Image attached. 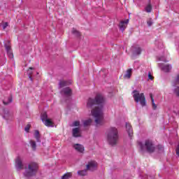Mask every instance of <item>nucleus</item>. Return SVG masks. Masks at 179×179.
Wrapping results in <instances>:
<instances>
[{"label": "nucleus", "instance_id": "25", "mask_svg": "<svg viewBox=\"0 0 179 179\" xmlns=\"http://www.w3.org/2000/svg\"><path fill=\"white\" fill-rule=\"evenodd\" d=\"M84 127H87L92 124V119H88L87 120H85L84 122Z\"/></svg>", "mask_w": 179, "mask_h": 179}, {"label": "nucleus", "instance_id": "17", "mask_svg": "<svg viewBox=\"0 0 179 179\" xmlns=\"http://www.w3.org/2000/svg\"><path fill=\"white\" fill-rule=\"evenodd\" d=\"M71 85V82L62 80L59 83V87H65V86H69Z\"/></svg>", "mask_w": 179, "mask_h": 179}, {"label": "nucleus", "instance_id": "32", "mask_svg": "<svg viewBox=\"0 0 179 179\" xmlns=\"http://www.w3.org/2000/svg\"><path fill=\"white\" fill-rule=\"evenodd\" d=\"M8 26H9L8 22H5L4 24H3V30H5V29H6Z\"/></svg>", "mask_w": 179, "mask_h": 179}, {"label": "nucleus", "instance_id": "13", "mask_svg": "<svg viewBox=\"0 0 179 179\" xmlns=\"http://www.w3.org/2000/svg\"><path fill=\"white\" fill-rule=\"evenodd\" d=\"M126 129L129 138H132V136H134V131H132V127H131V124L128 122H126Z\"/></svg>", "mask_w": 179, "mask_h": 179}, {"label": "nucleus", "instance_id": "33", "mask_svg": "<svg viewBox=\"0 0 179 179\" xmlns=\"http://www.w3.org/2000/svg\"><path fill=\"white\" fill-rule=\"evenodd\" d=\"M26 132H29L30 131V124H27L25 127Z\"/></svg>", "mask_w": 179, "mask_h": 179}, {"label": "nucleus", "instance_id": "9", "mask_svg": "<svg viewBox=\"0 0 179 179\" xmlns=\"http://www.w3.org/2000/svg\"><path fill=\"white\" fill-rule=\"evenodd\" d=\"M158 66L161 68L162 71H163L164 72H169L173 68L171 64H166L165 66H163V64L162 63L158 64Z\"/></svg>", "mask_w": 179, "mask_h": 179}, {"label": "nucleus", "instance_id": "20", "mask_svg": "<svg viewBox=\"0 0 179 179\" xmlns=\"http://www.w3.org/2000/svg\"><path fill=\"white\" fill-rule=\"evenodd\" d=\"M145 9L147 13H150V12H152V4L149 3L148 5H147Z\"/></svg>", "mask_w": 179, "mask_h": 179}, {"label": "nucleus", "instance_id": "22", "mask_svg": "<svg viewBox=\"0 0 179 179\" xmlns=\"http://www.w3.org/2000/svg\"><path fill=\"white\" fill-rule=\"evenodd\" d=\"M29 143H30L33 150H36V147H37V145H36V141H34L31 140L29 141Z\"/></svg>", "mask_w": 179, "mask_h": 179}, {"label": "nucleus", "instance_id": "3", "mask_svg": "<svg viewBox=\"0 0 179 179\" xmlns=\"http://www.w3.org/2000/svg\"><path fill=\"white\" fill-rule=\"evenodd\" d=\"M38 171V164L36 162H30L25 167V171L24 173V176L27 178L30 177H34V176L37 174Z\"/></svg>", "mask_w": 179, "mask_h": 179}, {"label": "nucleus", "instance_id": "35", "mask_svg": "<svg viewBox=\"0 0 179 179\" xmlns=\"http://www.w3.org/2000/svg\"><path fill=\"white\" fill-rule=\"evenodd\" d=\"M152 24H153V22H152V20H149V21H148V26H152Z\"/></svg>", "mask_w": 179, "mask_h": 179}, {"label": "nucleus", "instance_id": "39", "mask_svg": "<svg viewBox=\"0 0 179 179\" xmlns=\"http://www.w3.org/2000/svg\"><path fill=\"white\" fill-rule=\"evenodd\" d=\"M29 69H34V68L33 67H30Z\"/></svg>", "mask_w": 179, "mask_h": 179}, {"label": "nucleus", "instance_id": "6", "mask_svg": "<svg viewBox=\"0 0 179 179\" xmlns=\"http://www.w3.org/2000/svg\"><path fill=\"white\" fill-rule=\"evenodd\" d=\"M41 120L45 125V127H54V123L51 120L48 119V115L47 113H43L41 115Z\"/></svg>", "mask_w": 179, "mask_h": 179}, {"label": "nucleus", "instance_id": "38", "mask_svg": "<svg viewBox=\"0 0 179 179\" xmlns=\"http://www.w3.org/2000/svg\"><path fill=\"white\" fill-rule=\"evenodd\" d=\"M3 118L6 119V115H3Z\"/></svg>", "mask_w": 179, "mask_h": 179}, {"label": "nucleus", "instance_id": "40", "mask_svg": "<svg viewBox=\"0 0 179 179\" xmlns=\"http://www.w3.org/2000/svg\"><path fill=\"white\" fill-rule=\"evenodd\" d=\"M0 26H1V24H0Z\"/></svg>", "mask_w": 179, "mask_h": 179}, {"label": "nucleus", "instance_id": "36", "mask_svg": "<svg viewBox=\"0 0 179 179\" xmlns=\"http://www.w3.org/2000/svg\"><path fill=\"white\" fill-rule=\"evenodd\" d=\"M35 138L36 139V142L39 143L41 142V141L40 140V136L38 137H35Z\"/></svg>", "mask_w": 179, "mask_h": 179}, {"label": "nucleus", "instance_id": "27", "mask_svg": "<svg viewBox=\"0 0 179 179\" xmlns=\"http://www.w3.org/2000/svg\"><path fill=\"white\" fill-rule=\"evenodd\" d=\"M72 34H74V36H76L77 37H79V36H80V33H79V31H76V29H73Z\"/></svg>", "mask_w": 179, "mask_h": 179}, {"label": "nucleus", "instance_id": "37", "mask_svg": "<svg viewBox=\"0 0 179 179\" xmlns=\"http://www.w3.org/2000/svg\"><path fill=\"white\" fill-rule=\"evenodd\" d=\"M29 78L30 80H31V82H33V78L31 77V75L30 73H29Z\"/></svg>", "mask_w": 179, "mask_h": 179}, {"label": "nucleus", "instance_id": "21", "mask_svg": "<svg viewBox=\"0 0 179 179\" xmlns=\"http://www.w3.org/2000/svg\"><path fill=\"white\" fill-rule=\"evenodd\" d=\"M150 98H151L152 103L153 110H157V105H156V103H155V99H153V96H152V94H150Z\"/></svg>", "mask_w": 179, "mask_h": 179}, {"label": "nucleus", "instance_id": "26", "mask_svg": "<svg viewBox=\"0 0 179 179\" xmlns=\"http://www.w3.org/2000/svg\"><path fill=\"white\" fill-rule=\"evenodd\" d=\"M157 149H158L159 153H163V152H164V148L162 145H158Z\"/></svg>", "mask_w": 179, "mask_h": 179}, {"label": "nucleus", "instance_id": "5", "mask_svg": "<svg viewBox=\"0 0 179 179\" xmlns=\"http://www.w3.org/2000/svg\"><path fill=\"white\" fill-rule=\"evenodd\" d=\"M138 145L141 148V152L145 150V148L148 153H153V152H155V145H153V143L150 140H146L145 145L141 142L138 143Z\"/></svg>", "mask_w": 179, "mask_h": 179}, {"label": "nucleus", "instance_id": "28", "mask_svg": "<svg viewBox=\"0 0 179 179\" xmlns=\"http://www.w3.org/2000/svg\"><path fill=\"white\" fill-rule=\"evenodd\" d=\"M80 125V122L79 121H75L73 122V127H79Z\"/></svg>", "mask_w": 179, "mask_h": 179}, {"label": "nucleus", "instance_id": "29", "mask_svg": "<svg viewBox=\"0 0 179 179\" xmlns=\"http://www.w3.org/2000/svg\"><path fill=\"white\" fill-rule=\"evenodd\" d=\"M159 61H163L164 62H168L169 61L166 60V57L162 56L159 57Z\"/></svg>", "mask_w": 179, "mask_h": 179}, {"label": "nucleus", "instance_id": "10", "mask_svg": "<svg viewBox=\"0 0 179 179\" xmlns=\"http://www.w3.org/2000/svg\"><path fill=\"white\" fill-rule=\"evenodd\" d=\"M4 47L6 48V52L8 55V57L10 59H13V52H12V50L10 49V45L9 44V41H8V43H6L4 45Z\"/></svg>", "mask_w": 179, "mask_h": 179}, {"label": "nucleus", "instance_id": "24", "mask_svg": "<svg viewBox=\"0 0 179 179\" xmlns=\"http://www.w3.org/2000/svg\"><path fill=\"white\" fill-rule=\"evenodd\" d=\"M71 177H72V173H67L62 176V179H69Z\"/></svg>", "mask_w": 179, "mask_h": 179}, {"label": "nucleus", "instance_id": "30", "mask_svg": "<svg viewBox=\"0 0 179 179\" xmlns=\"http://www.w3.org/2000/svg\"><path fill=\"white\" fill-rule=\"evenodd\" d=\"M3 103L5 105L9 104V103H12V98L11 97L8 98V102L3 101Z\"/></svg>", "mask_w": 179, "mask_h": 179}, {"label": "nucleus", "instance_id": "1", "mask_svg": "<svg viewBox=\"0 0 179 179\" xmlns=\"http://www.w3.org/2000/svg\"><path fill=\"white\" fill-rule=\"evenodd\" d=\"M104 101V96L100 94H97L94 99L90 98L87 101V107L88 108H92L93 106H96L91 111L92 117H95L96 127H99V125H103V121L104 120V115L103 113Z\"/></svg>", "mask_w": 179, "mask_h": 179}, {"label": "nucleus", "instance_id": "23", "mask_svg": "<svg viewBox=\"0 0 179 179\" xmlns=\"http://www.w3.org/2000/svg\"><path fill=\"white\" fill-rule=\"evenodd\" d=\"M78 176H82L83 177L86 176V174H87V170H83V171H78Z\"/></svg>", "mask_w": 179, "mask_h": 179}, {"label": "nucleus", "instance_id": "34", "mask_svg": "<svg viewBox=\"0 0 179 179\" xmlns=\"http://www.w3.org/2000/svg\"><path fill=\"white\" fill-rule=\"evenodd\" d=\"M148 79H150V80H153V76H152L150 72L148 73Z\"/></svg>", "mask_w": 179, "mask_h": 179}, {"label": "nucleus", "instance_id": "14", "mask_svg": "<svg viewBox=\"0 0 179 179\" xmlns=\"http://www.w3.org/2000/svg\"><path fill=\"white\" fill-rule=\"evenodd\" d=\"M132 48L134 49V55H141V54L142 53V48H141L139 45L133 46Z\"/></svg>", "mask_w": 179, "mask_h": 179}, {"label": "nucleus", "instance_id": "15", "mask_svg": "<svg viewBox=\"0 0 179 179\" xmlns=\"http://www.w3.org/2000/svg\"><path fill=\"white\" fill-rule=\"evenodd\" d=\"M73 148L77 152H79V153H83V152H85V147L80 144H75Z\"/></svg>", "mask_w": 179, "mask_h": 179}, {"label": "nucleus", "instance_id": "19", "mask_svg": "<svg viewBox=\"0 0 179 179\" xmlns=\"http://www.w3.org/2000/svg\"><path fill=\"white\" fill-rule=\"evenodd\" d=\"M132 72V69H129L127 71L126 74L124 75V78H127V79H129L131 78V73Z\"/></svg>", "mask_w": 179, "mask_h": 179}, {"label": "nucleus", "instance_id": "4", "mask_svg": "<svg viewBox=\"0 0 179 179\" xmlns=\"http://www.w3.org/2000/svg\"><path fill=\"white\" fill-rule=\"evenodd\" d=\"M132 93L136 103H140L142 107H145V106H146V99L145 98V94L143 93H139V91L136 90H134Z\"/></svg>", "mask_w": 179, "mask_h": 179}, {"label": "nucleus", "instance_id": "11", "mask_svg": "<svg viewBox=\"0 0 179 179\" xmlns=\"http://www.w3.org/2000/svg\"><path fill=\"white\" fill-rule=\"evenodd\" d=\"M15 168L17 171L23 170V162H22V159H20V157H17L15 160Z\"/></svg>", "mask_w": 179, "mask_h": 179}, {"label": "nucleus", "instance_id": "31", "mask_svg": "<svg viewBox=\"0 0 179 179\" xmlns=\"http://www.w3.org/2000/svg\"><path fill=\"white\" fill-rule=\"evenodd\" d=\"M40 136V131L38 130L35 131V138Z\"/></svg>", "mask_w": 179, "mask_h": 179}, {"label": "nucleus", "instance_id": "2", "mask_svg": "<svg viewBox=\"0 0 179 179\" xmlns=\"http://www.w3.org/2000/svg\"><path fill=\"white\" fill-rule=\"evenodd\" d=\"M107 141L109 145L115 146L118 142V130L115 127H110L107 131Z\"/></svg>", "mask_w": 179, "mask_h": 179}, {"label": "nucleus", "instance_id": "18", "mask_svg": "<svg viewBox=\"0 0 179 179\" xmlns=\"http://www.w3.org/2000/svg\"><path fill=\"white\" fill-rule=\"evenodd\" d=\"M73 136H74V138H78V136H79V128L73 129Z\"/></svg>", "mask_w": 179, "mask_h": 179}, {"label": "nucleus", "instance_id": "8", "mask_svg": "<svg viewBox=\"0 0 179 179\" xmlns=\"http://www.w3.org/2000/svg\"><path fill=\"white\" fill-rule=\"evenodd\" d=\"M174 93L179 97V74L177 76L175 81L173 82Z\"/></svg>", "mask_w": 179, "mask_h": 179}, {"label": "nucleus", "instance_id": "7", "mask_svg": "<svg viewBox=\"0 0 179 179\" xmlns=\"http://www.w3.org/2000/svg\"><path fill=\"white\" fill-rule=\"evenodd\" d=\"M87 170H90V171H94L97 170V162L95 161L88 162L87 165Z\"/></svg>", "mask_w": 179, "mask_h": 179}, {"label": "nucleus", "instance_id": "12", "mask_svg": "<svg viewBox=\"0 0 179 179\" xmlns=\"http://www.w3.org/2000/svg\"><path fill=\"white\" fill-rule=\"evenodd\" d=\"M129 22V20H126L124 21H121L119 24V28L120 31H124L125 29L127 28V24H128V22Z\"/></svg>", "mask_w": 179, "mask_h": 179}, {"label": "nucleus", "instance_id": "16", "mask_svg": "<svg viewBox=\"0 0 179 179\" xmlns=\"http://www.w3.org/2000/svg\"><path fill=\"white\" fill-rule=\"evenodd\" d=\"M62 94H64V96H71L72 94V90L69 87L63 89L61 92Z\"/></svg>", "mask_w": 179, "mask_h": 179}]
</instances>
